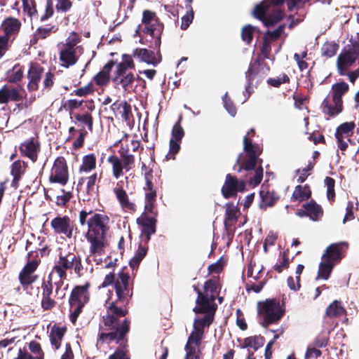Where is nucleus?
<instances>
[{
  "label": "nucleus",
  "instance_id": "60",
  "mask_svg": "<svg viewBox=\"0 0 359 359\" xmlns=\"http://www.w3.org/2000/svg\"><path fill=\"white\" fill-rule=\"evenodd\" d=\"M180 143H181V141H177V140L170 139V144H169V152L165 156V158L167 160H170V159L174 160L175 158V155L180 150Z\"/></svg>",
  "mask_w": 359,
  "mask_h": 359
},
{
  "label": "nucleus",
  "instance_id": "26",
  "mask_svg": "<svg viewBox=\"0 0 359 359\" xmlns=\"http://www.w3.org/2000/svg\"><path fill=\"white\" fill-rule=\"evenodd\" d=\"M202 341L196 338L188 337L184 346V351L186 352L184 359H202L203 353L201 349Z\"/></svg>",
  "mask_w": 359,
  "mask_h": 359
},
{
  "label": "nucleus",
  "instance_id": "27",
  "mask_svg": "<svg viewBox=\"0 0 359 359\" xmlns=\"http://www.w3.org/2000/svg\"><path fill=\"white\" fill-rule=\"evenodd\" d=\"M83 53V51L62 48L59 53L61 66L65 68H69L74 65L78 62L80 55H82Z\"/></svg>",
  "mask_w": 359,
  "mask_h": 359
},
{
  "label": "nucleus",
  "instance_id": "23",
  "mask_svg": "<svg viewBox=\"0 0 359 359\" xmlns=\"http://www.w3.org/2000/svg\"><path fill=\"white\" fill-rule=\"evenodd\" d=\"M44 68L36 62H32L27 72L28 83L27 90L29 92L36 91L39 89V84L41 79Z\"/></svg>",
  "mask_w": 359,
  "mask_h": 359
},
{
  "label": "nucleus",
  "instance_id": "16",
  "mask_svg": "<svg viewBox=\"0 0 359 359\" xmlns=\"http://www.w3.org/2000/svg\"><path fill=\"white\" fill-rule=\"evenodd\" d=\"M136 222L137 225L141 227L140 238L142 242L147 244L151 239V235L154 234L156 231V217L142 213L141 215L137 218Z\"/></svg>",
  "mask_w": 359,
  "mask_h": 359
},
{
  "label": "nucleus",
  "instance_id": "22",
  "mask_svg": "<svg viewBox=\"0 0 359 359\" xmlns=\"http://www.w3.org/2000/svg\"><path fill=\"white\" fill-rule=\"evenodd\" d=\"M40 149V143L36 141L34 137L22 142L19 146L21 156L29 158L33 163L37 161Z\"/></svg>",
  "mask_w": 359,
  "mask_h": 359
},
{
  "label": "nucleus",
  "instance_id": "42",
  "mask_svg": "<svg viewBox=\"0 0 359 359\" xmlns=\"http://www.w3.org/2000/svg\"><path fill=\"white\" fill-rule=\"evenodd\" d=\"M148 251V245L144 243V245L140 243L138 245L137 250L135 252V256L130 259L129 264L130 266L133 269L138 268L140 262L146 256Z\"/></svg>",
  "mask_w": 359,
  "mask_h": 359
},
{
  "label": "nucleus",
  "instance_id": "33",
  "mask_svg": "<svg viewBox=\"0 0 359 359\" xmlns=\"http://www.w3.org/2000/svg\"><path fill=\"white\" fill-rule=\"evenodd\" d=\"M302 208L306 210L308 217L312 221L320 220L323 216V210L314 200H311L302 205Z\"/></svg>",
  "mask_w": 359,
  "mask_h": 359
},
{
  "label": "nucleus",
  "instance_id": "54",
  "mask_svg": "<svg viewBox=\"0 0 359 359\" xmlns=\"http://www.w3.org/2000/svg\"><path fill=\"white\" fill-rule=\"evenodd\" d=\"M94 92V86L92 82H90L85 86L80 87L74 90L72 92L71 95H76L78 97H86L88 95H93Z\"/></svg>",
  "mask_w": 359,
  "mask_h": 359
},
{
  "label": "nucleus",
  "instance_id": "36",
  "mask_svg": "<svg viewBox=\"0 0 359 359\" xmlns=\"http://www.w3.org/2000/svg\"><path fill=\"white\" fill-rule=\"evenodd\" d=\"M349 89L348 85L344 82L341 81L336 83L332 86V97L333 102H338L343 104L342 96L345 95Z\"/></svg>",
  "mask_w": 359,
  "mask_h": 359
},
{
  "label": "nucleus",
  "instance_id": "10",
  "mask_svg": "<svg viewBox=\"0 0 359 359\" xmlns=\"http://www.w3.org/2000/svg\"><path fill=\"white\" fill-rule=\"evenodd\" d=\"M351 45L345 47L339 55L337 60V67L340 76H345L348 67L352 66L358 57L359 45H354L353 41L350 40Z\"/></svg>",
  "mask_w": 359,
  "mask_h": 359
},
{
  "label": "nucleus",
  "instance_id": "49",
  "mask_svg": "<svg viewBox=\"0 0 359 359\" xmlns=\"http://www.w3.org/2000/svg\"><path fill=\"white\" fill-rule=\"evenodd\" d=\"M74 117L76 121L79 122L82 125L83 128L84 126H86L90 132H93L94 121L93 117L90 112H85L83 114L77 113L74 115Z\"/></svg>",
  "mask_w": 359,
  "mask_h": 359
},
{
  "label": "nucleus",
  "instance_id": "30",
  "mask_svg": "<svg viewBox=\"0 0 359 359\" xmlns=\"http://www.w3.org/2000/svg\"><path fill=\"white\" fill-rule=\"evenodd\" d=\"M320 108L322 112L330 117H334L342 112L344 109L343 104L338 102L330 103V98L327 96L322 102Z\"/></svg>",
  "mask_w": 359,
  "mask_h": 359
},
{
  "label": "nucleus",
  "instance_id": "15",
  "mask_svg": "<svg viewBox=\"0 0 359 359\" xmlns=\"http://www.w3.org/2000/svg\"><path fill=\"white\" fill-rule=\"evenodd\" d=\"M50 226L55 234L64 235L68 238L73 236L74 229H77L74 222L69 216H57L50 222Z\"/></svg>",
  "mask_w": 359,
  "mask_h": 359
},
{
  "label": "nucleus",
  "instance_id": "59",
  "mask_svg": "<svg viewBox=\"0 0 359 359\" xmlns=\"http://www.w3.org/2000/svg\"><path fill=\"white\" fill-rule=\"evenodd\" d=\"M325 183L327 186V197L330 202H334L335 198L334 186L335 180L330 177H326Z\"/></svg>",
  "mask_w": 359,
  "mask_h": 359
},
{
  "label": "nucleus",
  "instance_id": "58",
  "mask_svg": "<svg viewBox=\"0 0 359 359\" xmlns=\"http://www.w3.org/2000/svg\"><path fill=\"white\" fill-rule=\"evenodd\" d=\"M290 81V77L285 74L283 73L280 76L277 78H269L266 80V83L273 87L279 88L283 83H289Z\"/></svg>",
  "mask_w": 359,
  "mask_h": 359
},
{
  "label": "nucleus",
  "instance_id": "53",
  "mask_svg": "<svg viewBox=\"0 0 359 359\" xmlns=\"http://www.w3.org/2000/svg\"><path fill=\"white\" fill-rule=\"evenodd\" d=\"M339 47V44L334 41L325 42L321 47L322 55L331 57L337 53Z\"/></svg>",
  "mask_w": 359,
  "mask_h": 359
},
{
  "label": "nucleus",
  "instance_id": "12",
  "mask_svg": "<svg viewBox=\"0 0 359 359\" xmlns=\"http://www.w3.org/2000/svg\"><path fill=\"white\" fill-rule=\"evenodd\" d=\"M49 181L51 183H58L66 185L69 181V170L66 159L63 156H58L54 161Z\"/></svg>",
  "mask_w": 359,
  "mask_h": 359
},
{
  "label": "nucleus",
  "instance_id": "44",
  "mask_svg": "<svg viewBox=\"0 0 359 359\" xmlns=\"http://www.w3.org/2000/svg\"><path fill=\"white\" fill-rule=\"evenodd\" d=\"M270 5L266 0L261 1L255 6L252 12V16L263 22L266 17Z\"/></svg>",
  "mask_w": 359,
  "mask_h": 359
},
{
  "label": "nucleus",
  "instance_id": "35",
  "mask_svg": "<svg viewBox=\"0 0 359 359\" xmlns=\"http://www.w3.org/2000/svg\"><path fill=\"white\" fill-rule=\"evenodd\" d=\"M261 202L259 208L262 210H266L268 207L273 206L278 201L279 197L274 191H260Z\"/></svg>",
  "mask_w": 359,
  "mask_h": 359
},
{
  "label": "nucleus",
  "instance_id": "62",
  "mask_svg": "<svg viewBox=\"0 0 359 359\" xmlns=\"http://www.w3.org/2000/svg\"><path fill=\"white\" fill-rule=\"evenodd\" d=\"M64 280L61 279L53 283V286L55 285V296H57L58 299H63L66 297V290L68 287V284L66 285L65 287L62 289V285H64Z\"/></svg>",
  "mask_w": 359,
  "mask_h": 359
},
{
  "label": "nucleus",
  "instance_id": "18",
  "mask_svg": "<svg viewBox=\"0 0 359 359\" xmlns=\"http://www.w3.org/2000/svg\"><path fill=\"white\" fill-rule=\"evenodd\" d=\"M348 248V243L347 242L332 243L327 247L321 258L336 265L345 257L346 250Z\"/></svg>",
  "mask_w": 359,
  "mask_h": 359
},
{
  "label": "nucleus",
  "instance_id": "7",
  "mask_svg": "<svg viewBox=\"0 0 359 359\" xmlns=\"http://www.w3.org/2000/svg\"><path fill=\"white\" fill-rule=\"evenodd\" d=\"M217 310V304L194 306L193 311L196 314H204V316L202 318L194 319L193 330L190 333L189 337L203 340L205 334L204 328L208 327L213 323Z\"/></svg>",
  "mask_w": 359,
  "mask_h": 359
},
{
  "label": "nucleus",
  "instance_id": "46",
  "mask_svg": "<svg viewBox=\"0 0 359 359\" xmlns=\"http://www.w3.org/2000/svg\"><path fill=\"white\" fill-rule=\"evenodd\" d=\"M81 40V36L77 32H72L65 40V43L63 44L62 48L83 51V48L81 46H77Z\"/></svg>",
  "mask_w": 359,
  "mask_h": 359
},
{
  "label": "nucleus",
  "instance_id": "17",
  "mask_svg": "<svg viewBox=\"0 0 359 359\" xmlns=\"http://www.w3.org/2000/svg\"><path fill=\"white\" fill-rule=\"evenodd\" d=\"M27 97V93L21 85L13 86L5 84L0 88V104L10 102H20Z\"/></svg>",
  "mask_w": 359,
  "mask_h": 359
},
{
  "label": "nucleus",
  "instance_id": "52",
  "mask_svg": "<svg viewBox=\"0 0 359 359\" xmlns=\"http://www.w3.org/2000/svg\"><path fill=\"white\" fill-rule=\"evenodd\" d=\"M259 32V29L248 24L241 29V36L243 41L250 45L253 39L254 32Z\"/></svg>",
  "mask_w": 359,
  "mask_h": 359
},
{
  "label": "nucleus",
  "instance_id": "48",
  "mask_svg": "<svg viewBox=\"0 0 359 359\" xmlns=\"http://www.w3.org/2000/svg\"><path fill=\"white\" fill-rule=\"evenodd\" d=\"M118 153L126 171L128 172L134 167L135 161L134 155L129 154L128 149H124L123 147L118 150Z\"/></svg>",
  "mask_w": 359,
  "mask_h": 359
},
{
  "label": "nucleus",
  "instance_id": "51",
  "mask_svg": "<svg viewBox=\"0 0 359 359\" xmlns=\"http://www.w3.org/2000/svg\"><path fill=\"white\" fill-rule=\"evenodd\" d=\"M284 13L282 10L276 9L271 13L266 15L263 24L265 27H271L279 22L283 18Z\"/></svg>",
  "mask_w": 359,
  "mask_h": 359
},
{
  "label": "nucleus",
  "instance_id": "2",
  "mask_svg": "<svg viewBox=\"0 0 359 359\" xmlns=\"http://www.w3.org/2000/svg\"><path fill=\"white\" fill-rule=\"evenodd\" d=\"M79 221L81 226L88 225V230L85 237L90 243V255H103L107 244L106 233L109 230L107 226L109 221V217L93 212L92 210H82L79 212Z\"/></svg>",
  "mask_w": 359,
  "mask_h": 359
},
{
  "label": "nucleus",
  "instance_id": "3",
  "mask_svg": "<svg viewBox=\"0 0 359 359\" xmlns=\"http://www.w3.org/2000/svg\"><path fill=\"white\" fill-rule=\"evenodd\" d=\"M255 130L251 128L243 137V151L245 154H240L236 159L233 169L238 172L243 170L250 172L254 171L253 177H250L248 182L250 185L255 187L259 184L263 178V168L261 165L262 160H259V165L257 166L259 161V156L262 150L258 144L252 142L251 137L255 136Z\"/></svg>",
  "mask_w": 359,
  "mask_h": 359
},
{
  "label": "nucleus",
  "instance_id": "25",
  "mask_svg": "<svg viewBox=\"0 0 359 359\" xmlns=\"http://www.w3.org/2000/svg\"><path fill=\"white\" fill-rule=\"evenodd\" d=\"M90 283L89 282H86L83 285H76L71 292L69 301L83 304H88L90 297Z\"/></svg>",
  "mask_w": 359,
  "mask_h": 359
},
{
  "label": "nucleus",
  "instance_id": "31",
  "mask_svg": "<svg viewBox=\"0 0 359 359\" xmlns=\"http://www.w3.org/2000/svg\"><path fill=\"white\" fill-rule=\"evenodd\" d=\"M346 309L340 300H334L325 309V318H339L346 315Z\"/></svg>",
  "mask_w": 359,
  "mask_h": 359
},
{
  "label": "nucleus",
  "instance_id": "39",
  "mask_svg": "<svg viewBox=\"0 0 359 359\" xmlns=\"http://www.w3.org/2000/svg\"><path fill=\"white\" fill-rule=\"evenodd\" d=\"M24 77V69L20 64H15L11 69L6 72V80L10 83H18Z\"/></svg>",
  "mask_w": 359,
  "mask_h": 359
},
{
  "label": "nucleus",
  "instance_id": "40",
  "mask_svg": "<svg viewBox=\"0 0 359 359\" xmlns=\"http://www.w3.org/2000/svg\"><path fill=\"white\" fill-rule=\"evenodd\" d=\"M57 30V26L52 24H48L46 27H39L34 32V39L35 41L46 39Z\"/></svg>",
  "mask_w": 359,
  "mask_h": 359
},
{
  "label": "nucleus",
  "instance_id": "61",
  "mask_svg": "<svg viewBox=\"0 0 359 359\" xmlns=\"http://www.w3.org/2000/svg\"><path fill=\"white\" fill-rule=\"evenodd\" d=\"M260 63L259 60H256L253 62H250L248 69L245 72L247 83H249V85H252L254 76L257 73L255 71V69L258 67Z\"/></svg>",
  "mask_w": 359,
  "mask_h": 359
},
{
  "label": "nucleus",
  "instance_id": "28",
  "mask_svg": "<svg viewBox=\"0 0 359 359\" xmlns=\"http://www.w3.org/2000/svg\"><path fill=\"white\" fill-rule=\"evenodd\" d=\"M116 62L111 60L103 67L102 69L95 74L93 80L98 86H106L110 81V72Z\"/></svg>",
  "mask_w": 359,
  "mask_h": 359
},
{
  "label": "nucleus",
  "instance_id": "43",
  "mask_svg": "<svg viewBox=\"0 0 359 359\" xmlns=\"http://www.w3.org/2000/svg\"><path fill=\"white\" fill-rule=\"evenodd\" d=\"M334 266L335 265H334L333 263H330L325 259H322L319 264L316 279L321 278L327 280Z\"/></svg>",
  "mask_w": 359,
  "mask_h": 359
},
{
  "label": "nucleus",
  "instance_id": "34",
  "mask_svg": "<svg viewBox=\"0 0 359 359\" xmlns=\"http://www.w3.org/2000/svg\"><path fill=\"white\" fill-rule=\"evenodd\" d=\"M102 178V173L98 175L97 172L92 174L91 175L86 177V191L89 196H95L99 195V187L98 182Z\"/></svg>",
  "mask_w": 359,
  "mask_h": 359
},
{
  "label": "nucleus",
  "instance_id": "5",
  "mask_svg": "<svg viewBox=\"0 0 359 359\" xmlns=\"http://www.w3.org/2000/svg\"><path fill=\"white\" fill-rule=\"evenodd\" d=\"M257 314L260 325L267 328L270 325L278 324L285 313V306L278 298L266 299L257 302Z\"/></svg>",
  "mask_w": 359,
  "mask_h": 359
},
{
  "label": "nucleus",
  "instance_id": "45",
  "mask_svg": "<svg viewBox=\"0 0 359 359\" xmlns=\"http://www.w3.org/2000/svg\"><path fill=\"white\" fill-rule=\"evenodd\" d=\"M97 158L94 154H89L82 158V164L79 168L80 172H90L96 168Z\"/></svg>",
  "mask_w": 359,
  "mask_h": 359
},
{
  "label": "nucleus",
  "instance_id": "24",
  "mask_svg": "<svg viewBox=\"0 0 359 359\" xmlns=\"http://www.w3.org/2000/svg\"><path fill=\"white\" fill-rule=\"evenodd\" d=\"M163 31V24L160 22L159 20H156V22L144 27L142 32L146 34H149L154 39V41L151 42V44L149 46L150 48L160 49Z\"/></svg>",
  "mask_w": 359,
  "mask_h": 359
},
{
  "label": "nucleus",
  "instance_id": "37",
  "mask_svg": "<svg viewBox=\"0 0 359 359\" xmlns=\"http://www.w3.org/2000/svg\"><path fill=\"white\" fill-rule=\"evenodd\" d=\"M311 196V191L309 187L306 184L305 186L297 185L291 196V201L302 202L308 200Z\"/></svg>",
  "mask_w": 359,
  "mask_h": 359
},
{
  "label": "nucleus",
  "instance_id": "50",
  "mask_svg": "<svg viewBox=\"0 0 359 359\" xmlns=\"http://www.w3.org/2000/svg\"><path fill=\"white\" fill-rule=\"evenodd\" d=\"M69 306V320L75 325L86 304L68 301Z\"/></svg>",
  "mask_w": 359,
  "mask_h": 359
},
{
  "label": "nucleus",
  "instance_id": "63",
  "mask_svg": "<svg viewBox=\"0 0 359 359\" xmlns=\"http://www.w3.org/2000/svg\"><path fill=\"white\" fill-rule=\"evenodd\" d=\"M113 191L119 203L128 196L126 191L123 189V182L121 180L116 183V186L114 188Z\"/></svg>",
  "mask_w": 359,
  "mask_h": 359
},
{
  "label": "nucleus",
  "instance_id": "19",
  "mask_svg": "<svg viewBox=\"0 0 359 359\" xmlns=\"http://www.w3.org/2000/svg\"><path fill=\"white\" fill-rule=\"evenodd\" d=\"M355 128V123L353 121L343 123L337 128L334 135L340 150L345 151L347 149L348 143L345 139L350 141L349 137L353 135Z\"/></svg>",
  "mask_w": 359,
  "mask_h": 359
},
{
  "label": "nucleus",
  "instance_id": "56",
  "mask_svg": "<svg viewBox=\"0 0 359 359\" xmlns=\"http://www.w3.org/2000/svg\"><path fill=\"white\" fill-rule=\"evenodd\" d=\"M23 11L27 14L29 18L37 15L36 3L35 0H22Z\"/></svg>",
  "mask_w": 359,
  "mask_h": 359
},
{
  "label": "nucleus",
  "instance_id": "20",
  "mask_svg": "<svg viewBox=\"0 0 359 359\" xmlns=\"http://www.w3.org/2000/svg\"><path fill=\"white\" fill-rule=\"evenodd\" d=\"M133 55L144 62L154 66L157 65L161 62L162 56L160 49L149 50L147 48H137L133 50Z\"/></svg>",
  "mask_w": 359,
  "mask_h": 359
},
{
  "label": "nucleus",
  "instance_id": "6",
  "mask_svg": "<svg viewBox=\"0 0 359 359\" xmlns=\"http://www.w3.org/2000/svg\"><path fill=\"white\" fill-rule=\"evenodd\" d=\"M74 270L77 277L80 278L84 275L87 269L82 264L81 257L76 253L69 252L66 255L60 254L53 271L56 272L60 278H67V271Z\"/></svg>",
  "mask_w": 359,
  "mask_h": 359
},
{
  "label": "nucleus",
  "instance_id": "4",
  "mask_svg": "<svg viewBox=\"0 0 359 359\" xmlns=\"http://www.w3.org/2000/svg\"><path fill=\"white\" fill-rule=\"evenodd\" d=\"M130 277L128 273L121 272L118 274L116 278L114 273H109L104 277V281L101 286L106 287L110 285H114L116 299L106 304V313L107 314V309L112 304H115L117 307H125L129 313L128 305L133 295V284L130 283Z\"/></svg>",
  "mask_w": 359,
  "mask_h": 359
},
{
  "label": "nucleus",
  "instance_id": "9",
  "mask_svg": "<svg viewBox=\"0 0 359 359\" xmlns=\"http://www.w3.org/2000/svg\"><path fill=\"white\" fill-rule=\"evenodd\" d=\"M217 280L210 278L207 280L203 285V290L201 291L197 286L194 285V290L197 293L195 306H201L216 304L217 290Z\"/></svg>",
  "mask_w": 359,
  "mask_h": 359
},
{
  "label": "nucleus",
  "instance_id": "41",
  "mask_svg": "<svg viewBox=\"0 0 359 359\" xmlns=\"http://www.w3.org/2000/svg\"><path fill=\"white\" fill-rule=\"evenodd\" d=\"M265 342V339L261 335H255L246 337L243 339V344L241 345L242 348H252L255 351L262 347Z\"/></svg>",
  "mask_w": 359,
  "mask_h": 359
},
{
  "label": "nucleus",
  "instance_id": "21",
  "mask_svg": "<svg viewBox=\"0 0 359 359\" xmlns=\"http://www.w3.org/2000/svg\"><path fill=\"white\" fill-rule=\"evenodd\" d=\"M21 21L14 17H7L1 22L0 26V32H3V35L13 41L21 29Z\"/></svg>",
  "mask_w": 359,
  "mask_h": 359
},
{
  "label": "nucleus",
  "instance_id": "14",
  "mask_svg": "<svg viewBox=\"0 0 359 359\" xmlns=\"http://www.w3.org/2000/svg\"><path fill=\"white\" fill-rule=\"evenodd\" d=\"M41 306L43 311H51L57 306L53 294V283L52 274L50 273L46 280L41 283Z\"/></svg>",
  "mask_w": 359,
  "mask_h": 359
},
{
  "label": "nucleus",
  "instance_id": "11",
  "mask_svg": "<svg viewBox=\"0 0 359 359\" xmlns=\"http://www.w3.org/2000/svg\"><path fill=\"white\" fill-rule=\"evenodd\" d=\"M32 252L27 254L28 261L20 271L18 280L22 288L26 290L39 278V276L35 273L40 264V260L36 259H30L32 256Z\"/></svg>",
  "mask_w": 359,
  "mask_h": 359
},
{
  "label": "nucleus",
  "instance_id": "55",
  "mask_svg": "<svg viewBox=\"0 0 359 359\" xmlns=\"http://www.w3.org/2000/svg\"><path fill=\"white\" fill-rule=\"evenodd\" d=\"M182 117L180 115L179 116L178 121L173 126L172 129V138L171 140H175L177 141H181L184 136V130L181 126Z\"/></svg>",
  "mask_w": 359,
  "mask_h": 359
},
{
  "label": "nucleus",
  "instance_id": "32",
  "mask_svg": "<svg viewBox=\"0 0 359 359\" xmlns=\"http://www.w3.org/2000/svg\"><path fill=\"white\" fill-rule=\"evenodd\" d=\"M144 180L146 182L145 186L144 187V190L145 191V201L156 202V191L154 189L152 169L145 172Z\"/></svg>",
  "mask_w": 359,
  "mask_h": 359
},
{
  "label": "nucleus",
  "instance_id": "29",
  "mask_svg": "<svg viewBox=\"0 0 359 359\" xmlns=\"http://www.w3.org/2000/svg\"><path fill=\"white\" fill-rule=\"evenodd\" d=\"M241 215L240 210L233 203H227L225 205L224 226H233L236 224Z\"/></svg>",
  "mask_w": 359,
  "mask_h": 359
},
{
  "label": "nucleus",
  "instance_id": "13",
  "mask_svg": "<svg viewBox=\"0 0 359 359\" xmlns=\"http://www.w3.org/2000/svg\"><path fill=\"white\" fill-rule=\"evenodd\" d=\"M245 180H238L236 176L227 174L221 189V192L224 198L227 199L236 196L238 192L245 191Z\"/></svg>",
  "mask_w": 359,
  "mask_h": 359
},
{
  "label": "nucleus",
  "instance_id": "64",
  "mask_svg": "<svg viewBox=\"0 0 359 359\" xmlns=\"http://www.w3.org/2000/svg\"><path fill=\"white\" fill-rule=\"evenodd\" d=\"M225 262L223 257H220L216 262L208 266V275L219 273L224 269Z\"/></svg>",
  "mask_w": 359,
  "mask_h": 359
},
{
  "label": "nucleus",
  "instance_id": "57",
  "mask_svg": "<svg viewBox=\"0 0 359 359\" xmlns=\"http://www.w3.org/2000/svg\"><path fill=\"white\" fill-rule=\"evenodd\" d=\"M285 29V25L282 24L273 31H266L264 35V37H266L268 40L271 42L276 41L280 37L281 34L284 32Z\"/></svg>",
  "mask_w": 359,
  "mask_h": 359
},
{
  "label": "nucleus",
  "instance_id": "38",
  "mask_svg": "<svg viewBox=\"0 0 359 359\" xmlns=\"http://www.w3.org/2000/svg\"><path fill=\"white\" fill-rule=\"evenodd\" d=\"M67 330L65 327H59L56 325H53L50 333V340L55 349H59L61 346V341L64 337L65 333Z\"/></svg>",
  "mask_w": 359,
  "mask_h": 359
},
{
  "label": "nucleus",
  "instance_id": "47",
  "mask_svg": "<svg viewBox=\"0 0 359 359\" xmlns=\"http://www.w3.org/2000/svg\"><path fill=\"white\" fill-rule=\"evenodd\" d=\"M107 161L112 166V175L116 179H118L123 175V170L125 168L119 157L116 155H111L108 157Z\"/></svg>",
  "mask_w": 359,
  "mask_h": 359
},
{
  "label": "nucleus",
  "instance_id": "1",
  "mask_svg": "<svg viewBox=\"0 0 359 359\" xmlns=\"http://www.w3.org/2000/svg\"><path fill=\"white\" fill-rule=\"evenodd\" d=\"M127 315L126 308H119L112 304L107 309V314L101 318L96 346L101 348L104 344L113 342L118 345L108 359H130L128 355V334L130 330V320L126 318Z\"/></svg>",
  "mask_w": 359,
  "mask_h": 359
},
{
  "label": "nucleus",
  "instance_id": "8",
  "mask_svg": "<svg viewBox=\"0 0 359 359\" xmlns=\"http://www.w3.org/2000/svg\"><path fill=\"white\" fill-rule=\"evenodd\" d=\"M116 69L111 79L116 86H121L125 91L132 88V84L135 80L132 72H128V69H134L135 65L133 56L128 54L122 55V61L116 63Z\"/></svg>",
  "mask_w": 359,
  "mask_h": 359
}]
</instances>
